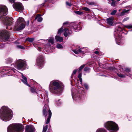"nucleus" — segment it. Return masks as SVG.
Wrapping results in <instances>:
<instances>
[{
	"mask_svg": "<svg viewBox=\"0 0 132 132\" xmlns=\"http://www.w3.org/2000/svg\"><path fill=\"white\" fill-rule=\"evenodd\" d=\"M1 119L3 121H7L10 120L12 117L11 110L5 106H3L1 109Z\"/></svg>",
	"mask_w": 132,
	"mask_h": 132,
	"instance_id": "1",
	"label": "nucleus"
},
{
	"mask_svg": "<svg viewBox=\"0 0 132 132\" xmlns=\"http://www.w3.org/2000/svg\"><path fill=\"white\" fill-rule=\"evenodd\" d=\"M52 85H50L49 88L50 92L54 94H58L62 91L63 88L61 86L59 82L57 80H54L52 81Z\"/></svg>",
	"mask_w": 132,
	"mask_h": 132,
	"instance_id": "2",
	"label": "nucleus"
},
{
	"mask_svg": "<svg viewBox=\"0 0 132 132\" xmlns=\"http://www.w3.org/2000/svg\"><path fill=\"white\" fill-rule=\"evenodd\" d=\"M23 128V126L21 125L12 124L8 127L7 131V132H22Z\"/></svg>",
	"mask_w": 132,
	"mask_h": 132,
	"instance_id": "3",
	"label": "nucleus"
},
{
	"mask_svg": "<svg viewBox=\"0 0 132 132\" xmlns=\"http://www.w3.org/2000/svg\"><path fill=\"white\" fill-rule=\"evenodd\" d=\"M25 22L23 18L19 17L17 19L15 26V29L19 31L23 29L25 27Z\"/></svg>",
	"mask_w": 132,
	"mask_h": 132,
	"instance_id": "4",
	"label": "nucleus"
},
{
	"mask_svg": "<svg viewBox=\"0 0 132 132\" xmlns=\"http://www.w3.org/2000/svg\"><path fill=\"white\" fill-rule=\"evenodd\" d=\"M104 127L109 130L117 131L118 130V125L112 121H108L104 124Z\"/></svg>",
	"mask_w": 132,
	"mask_h": 132,
	"instance_id": "5",
	"label": "nucleus"
},
{
	"mask_svg": "<svg viewBox=\"0 0 132 132\" xmlns=\"http://www.w3.org/2000/svg\"><path fill=\"white\" fill-rule=\"evenodd\" d=\"M25 64V61L22 60H19L16 61V67L18 69L22 70Z\"/></svg>",
	"mask_w": 132,
	"mask_h": 132,
	"instance_id": "6",
	"label": "nucleus"
},
{
	"mask_svg": "<svg viewBox=\"0 0 132 132\" xmlns=\"http://www.w3.org/2000/svg\"><path fill=\"white\" fill-rule=\"evenodd\" d=\"M10 36L9 32L6 30L3 31L1 34V38L3 41H7Z\"/></svg>",
	"mask_w": 132,
	"mask_h": 132,
	"instance_id": "7",
	"label": "nucleus"
},
{
	"mask_svg": "<svg viewBox=\"0 0 132 132\" xmlns=\"http://www.w3.org/2000/svg\"><path fill=\"white\" fill-rule=\"evenodd\" d=\"M8 13L7 9L4 5H0V16L5 15Z\"/></svg>",
	"mask_w": 132,
	"mask_h": 132,
	"instance_id": "8",
	"label": "nucleus"
},
{
	"mask_svg": "<svg viewBox=\"0 0 132 132\" xmlns=\"http://www.w3.org/2000/svg\"><path fill=\"white\" fill-rule=\"evenodd\" d=\"M13 8L16 11L20 12L23 10V7L22 4L20 3L17 2L13 4Z\"/></svg>",
	"mask_w": 132,
	"mask_h": 132,
	"instance_id": "9",
	"label": "nucleus"
},
{
	"mask_svg": "<svg viewBox=\"0 0 132 132\" xmlns=\"http://www.w3.org/2000/svg\"><path fill=\"white\" fill-rule=\"evenodd\" d=\"M3 22L5 24L8 26H10L12 24L13 19L11 17H4V18Z\"/></svg>",
	"mask_w": 132,
	"mask_h": 132,
	"instance_id": "10",
	"label": "nucleus"
},
{
	"mask_svg": "<svg viewBox=\"0 0 132 132\" xmlns=\"http://www.w3.org/2000/svg\"><path fill=\"white\" fill-rule=\"evenodd\" d=\"M44 61L43 57L41 56H38L37 60V64L39 67H41L43 64Z\"/></svg>",
	"mask_w": 132,
	"mask_h": 132,
	"instance_id": "11",
	"label": "nucleus"
},
{
	"mask_svg": "<svg viewBox=\"0 0 132 132\" xmlns=\"http://www.w3.org/2000/svg\"><path fill=\"white\" fill-rule=\"evenodd\" d=\"M34 128L32 125H29L26 126L25 132H34Z\"/></svg>",
	"mask_w": 132,
	"mask_h": 132,
	"instance_id": "12",
	"label": "nucleus"
},
{
	"mask_svg": "<svg viewBox=\"0 0 132 132\" xmlns=\"http://www.w3.org/2000/svg\"><path fill=\"white\" fill-rule=\"evenodd\" d=\"M64 32V35L65 37H67L68 35L71 34L72 32L71 31H69V30L67 29H65L63 30Z\"/></svg>",
	"mask_w": 132,
	"mask_h": 132,
	"instance_id": "13",
	"label": "nucleus"
},
{
	"mask_svg": "<svg viewBox=\"0 0 132 132\" xmlns=\"http://www.w3.org/2000/svg\"><path fill=\"white\" fill-rule=\"evenodd\" d=\"M113 18L112 17L107 18L106 19L107 23L110 25H112L113 23Z\"/></svg>",
	"mask_w": 132,
	"mask_h": 132,
	"instance_id": "14",
	"label": "nucleus"
},
{
	"mask_svg": "<svg viewBox=\"0 0 132 132\" xmlns=\"http://www.w3.org/2000/svg\"><path fill=\"white\" fill-rule=\"evenodd\" d=\"M22 77V79L21 80L22 81L23 83L28 86H29V85L27 83V79L25 76H24L23 74L21 73Z\"/></svg>",
	"mask_w": 132,
	"mask_h": 132,
	"instance_id": "15",
	"label": "nucleus"
},
{
	"mask_svg": "<svg viewBox=\"0 0 132 132\" xmlns=\"http://www.w3.org/2000/svg\"><path fill=\"white\" fill-rule=\"evenodd\" d=\"M48 112L49 116L46 122V123L47 124L49 122L50 119L52 115V112L50 110H48Z\"/></svg>",
	"mask_w": 132,
	"mask_h": 132,
	"instance_id": "16",
	"label": "nucleus"
},
{
	"mask_svg": "<svg viewBox=\"0 0 132 132\" xmlns=\"http://www.w3.org/2000/svg\"><path fill=\"white\" fill-rule=\"evenodd\" d=\"M72 97L73 98L76 100H77V99L79 100L81 98L80 95H79V97L78 96V94H76L75 95H74L73 96V93H72Z\"/></svg>",
	"mask_w": 132,
	"mask_h": 132,
	"instance_id": "17",
	"label": "nucleus"
},
{
	"mask_svg": "<svg viewBox=\"0 0 132 132\" xmlns=\"http://www.w3.org/2000/svg\"><path fill=\"white\" fill-rule=\"evenodd\" d=\"M129 10H126V9L124 10L123 11L121 12V13L118 14V15L119 16H123L125 14V13H127L129 11Z\"/></svg>",
	"mask_w": 132,
	"mask_h": 132,
	"instance_id": "18",
	"label": "nucleus"
},
{
	"mask_svg": "<svg viewBox=\"0 0 132 132\" xmlns=\"http://www.w3.org/2000/svg\"><path fill=\"white\" fill-rule=\"evenodd\" d=\"M55 38L57 41L62 42L63 40V38L62 37L57 36H55Z\"/></svg>",
	"mask_w": 132,
	"mask_h": 132,
	"instance_id": "19",
	"label": "nucleus"
},
{
	"mask_svg": "<svg viewBox=\"0 0 132 132\" xmlns=\"http://www.w3.org/2000/svg\"><path fill=\"white\" fill-rule=\"evenodd\" d=\"M48 42L49 43H51L53 44L54 43V38L52 37H50L48 39H47Z\"/></svg>",
	"mask_w": 132,
	"mask_h": 132,
	"instance_id": "20",
	"label": "nucleus"
},
{
	"mask_svg": "<svg viewBox=\"0 0 132 132\" xmlns=\"http://www.w3.org/2000/svg\"><path fill=\"white\" fill-rule=\"evenodd\" d=\"M73 52L76 54H78L79 53H81L82 52L81 51V49L79 47V49L78 50V51L77 50H74L73 51Z\"/></svg>",
	"mask_w": 132,
	"mask_h": 132,
	"instance_id": "21",
	"label": "nucleus"
},
{
	"mask_svg": "<svg viewBox=\"0 0 132 132\" xmlns=\"http://www.w3.org/2000/svg\"><path fill=\"white\" fill-rule=\"evenodd\" d=\"M96 132H106V130L104 129L100 128L98 129Z\"/></svg>",
	"mask_w": 132,
	"mask_h": 132,
	"instance_id": "22",
	"label": "nucleus"
},
{
	"mask_svg": "<svg viewBox=\"0 0 132 132\" xmlns=\"http://www.w3.org/2000/svg\"><path fill=\"white\" fill-rule=\"evenodd\" d=\"M37 19V21L39 22L42 21L43 20V18L40 16H37L36 18L35 19Z\"/></svg>",
	"mask_w": 132,
	"mask_h": 132,
	"instance_id": "23",
	"label": "nucleus"
},
{
	"mask_svg": "<svg viewBox=\"0 0 132 132\" xmlns=\"http://www.w3.org/2000/svg\"><path fill=\"white\" fill-rule=\"evenodd\" d=\"M47 125H46L45 126H44L43 128V132H46L47 130Z\"/></svg>",
	"mask_w": 132,
	"mask_h": 132,
	"instance_id": "24",
	"label": "nucleus"
},
{
	"mask_svg": "<svg viewBox=\"0 0 132 132\" xmlns=\"http://www.w3.org/2000/svg\"><path fill=\"white\" fill-rule=\"evenodd\" d=\"M75 12L78 15H82L84 14L83 12L78 11H75Z\"/></svg>",
	"mask_w": 132,
	"mask_h": 132,
	"instance_id": "25",
	"label": "nucleus"
},
{
	"mask_svg": "<svg viewBox=\"0 0 132 132\" xmlns=\"http://www.w3.org/2000/svg\"><path fill=\"white\" fill-rule=\"evenodd\" d=\"M26 40L29 42H32L34 40V38H27Z\"/></svg>",
	"mask_w": 132,
	"mask_h": 132,
	"instance_id": "26",
	"label": "nucleus"
},
{
	"mask_svg": "<svg viewBox=\"0 0 132 132\" xmlns=\"http://www.w3.org/2000/svg\"><path fill=\"white\" fill-rule=\"evenodd\" d=\"M82 9V10H85L86 11H90V10L89 9L86 7H83Z\"/></svg>",
	"mask_w": 132,
	"mask_h": 132,
	"instance_id": "27",
	"label": "nucleus"
},
{
	"mask_svg": "<svg viewBox=\"0 0 132 132\" xmlns=\"http://www.w3.org/2000/svg\"><path fill=\"white\" fill-rule=\"evenodd\" d=\"M30 91L32 93H34L36 92V89L35 88H31L30 89Z\"/></svg>",
	"mask_w": 132,
	"mask_h": 132,
	"instance_id": "28",
	"label": "nucleus"
},
{
	"mask_svg": "<svg viewBox=\"0 0 132 132\" xmlns=\"http://www.w3.org/2000/svg\"><path fill=\"white\" fill-rule=\"evenodd\" d=\"M117 75L118 76L120 77L121 78H124L125 77V76L124 75H123L122 74H121V73L120 74H117Z\"/></svg>",
	"mask_w": 132,
	"mask_h": 132,
	"instance_id": "29",
	"label": "nucleus"
},
{
	"mask_svg": "<svg viewBox=\"0 0 132 132\" xmlns=\"http://www.w3.org/2000/svg\"><path fill=\"white\" fill-rule=\"evenodd\" d=\"M43 114L44 116H46L47 115V113L46 112V108H44L43 110Z\"/></svg>",
	"mask_w": 132,
	"mask_h": 132,
	"instance_id": "30",
	"label": "nucleus"
},
{
	"mask_svg": "<svg viewBox=\"0 0 132 132\" xmlns=\"http://www.w3.org/2000/svg\"><path fill=\"white\" fill-rule=\"evenodd\" d=\"M12 59L11 58H8L6 60L7 63H11L12 62Z\"/></svg>",
	"mask_w": 132,
	"mask_h": 132,
	"instance_id": "31",
	"label": "nucleus"
},
{
	"mask_svg": "<svg viewBox=\"0 0 132 132\" xmlns=\"http://www.w3.org/2000/svg\"><path fill=\"white\" fill-rule=\"evenodd\" d=\"M56 47L58 48H63V47L60 44H58L56 45Z\"/></svg>",
	"mask_w": 132,
	"mask_h": 132,
	"instance_id": "32",
	"label": "nucleus"
},
{
	"mask_svg": "<svg viewBox=\"0 0 132 132\" xmlns=\"http://www.w3.org/2000/svg\"><path fill=\"white\" fill-rule=\"evenodd\" d=\"M84 65H82L79 68V72H80L81 70L84 67Z\"/></svg>",
	"mask_w": 132,
	"mask_h": 132,
	"instance_id": "33",
	"label": "nucleus"
},
{
	"mask_svg": "<svg viewBox=\"0 0 132 132\" xmlns=\"http://www.w3.org/2000/svg\"><path fill=\"white\" fill-rule=\"evenodd\" d=\"M116 1H113L111 3V5L113 6H114L116 5Z\"/></svg>",
	"mask_w": 132,
	"mask_h": 132,
	"instance_id": "34",
	"label": "nucleus"
},
{
	"mask_svg": "<svg viewBox=\"0 0 132 132\" xmlns=\"http://www.w3.org/2000/svg\"><path fill=\"white\" fill-rule=\"evenodd\" d=\"M125 27L128 29L132 28V25H131L125 26Z\"/></svg>",
	"mask_w": 132,
	"mask_h": 132,
	"instance_id": "35",
	"label": "nucleus"
},
{
	"mask_svg": "<svg viewBox=\"0 0 132 132\" xmlns=\"http://www.w3.org/2000/svg\"><path fill=\"white\" fill-rule=\"evenodd\" d=\"M17 47L19 48H20L21 49H24V47L23 46H21V45H18L17 46Z\"/></svg>",
	"mask_w": 132,
	"mask_h": 132,
	"instance_id": "36",
	"label": "nucleus"
},
{
	"mask_svg": "<svg viewBox=\"0 0 132 132\" xmlns=\"http://www.w3.org/2000/svg\"><path fill=\"white\" fill-rule=\"evenodd\" d=\"M117 12L116 10H114L112 12L111 14L112 15H114Z\"/></svg>",
	"mask_w": 132,
	"mask_h": 132,
	"instance_id": "37",
	"label": "nucleus"
},
{
	"mask_svg": "<svg viewBox=\"0 0 132 132\" xmlns=\"http://www.w3.org/2000/svg\"><path fill=\"white\" fill-rule=\"evenodd\" d=\"M63 29V28L61 27L58 31L57 33L59 34L62 32V30Z\"/></svg>",
	"mask_w": 132,
	"mask_h": 132,
	"instance_id": "38",
	"label": "nucleus"
},
{
	"mask_svg": "<svg viewBox=\"0 0 132 132\" xmlns=\"http://www.w3.org/2000/svg\"><path fill=\"white\" fill-rule=\"evenodd\" d=\"M129 19V17H127L125 18L123 20V22H124L128 20Z\"/></svg>",
	"mask_w": 132,
	"mask_h": 132,
	"instance_id": "39",
	"label": "nucleus"
},
{
	"mask_svg": "<svg viewBox=\"0 0 132 132\" xmlns=\"http://www.w3.org/2000/svg\"><path fill=\"white\" fill-rule=\"evenodd\" d=\"M12 70V71H13L15 73L17 71L15 69H14V68H13L12 69H11V68H10V69L9 70Z\"/></svg>",
	"mask_w": 132,
	"mask_h": 132,
	"instance_id": "40",
	"label": "nucleus"
},
{
	"mask_svg": "<svg viewBox=\"0 0 132 132\" xmlns=\"http://www.w3.org/2000/svg\"><path fill=\"white\" fill-rule=\"evenodd\" d=\"M84 70L85 71H87L89 70V69L87 67H85L84 68Z\"/></svg>",
	"mask_w": 132,
	"mask_h": 132,
	"instance_id": "41",
	"label": "nucleus"
},
{
	"mask_svg": "<svg viewBox=\"0 0 132 132\" xmlns=\"http://www.w3.org/2000/svg\"><path fill=\"white\" fill-rule=\"evenodd\" d=\"M125 70L126 71H130V69L128 68H126L125 69Z\"/></svg>",
	"mask_w": 132,
	"mask_h": 132,
	"instance_id": "42",
	"label": "nucleus"
},
{
	"mask_svg": "<svg viewBox=\"0 0 132 132\" xmlns=\"http://www.w3.org/2000/svg\"><path fill=\"white\" fill-rule=\"evenodd\" d=\"M66 5L69 6H70L72 4L71 3H69L68 2H66Z\"/></svg>",
	"mask_w": 132,
	"mask_h": 132,
	"instance_id": "43",
	"label": "nucleus"
},
{
	"mask_svg": "<svg viewBox=\"0 0 132 132\" xmlns=\"http://www.w3.org/2000/svg\"><path fill=\"white\" fill-rule=\"evenodd\" d=\"M84 86L85 88L87 89L88 88V86L86 84H84Z\"/></svg>",
	"mask_w": 132,
	"mask_h": 132,
	"instance_id": "44",
	"label": "nucleus"
},
{
	"mask_svg": "<svg viewBox=\"0 0 132 132\" xmlns=\"http://www.w3.org/2000/svg\"><path fill=\"white\" fill-rule=\"evenodd\" d=\"M88 4L90 5H94V2H89L88 3Z\"/></svg>",
	"mask_w": 132,
	"mask_h": 132,
	"instance_id": "45",
	"label": "nucleus"
},
{
	"mask_svg": "<svg viewBox=\"0 0 132 132\" xmlns=\"http://www.w3.org/2000/svg\"><path fill=\"white\" fill-rule=\"evenodd\" d=\"M81 73H80L78 76V77L79 78H81Z\"/></svg>",
	"mask_w": 132,
	"mask_h": 132,
	"instance_id": "46",
	"label": "nucleus"
},
{
	"mask_svg": "<svg viewBox=\"0 0 132 132\" xmlns=\"http://www.w3.org/2000/svg\"><path fill=\"white\" fill-rule=\"evenodd\" d=\"M76 71L77 70H74L73 72L72 75H73L75 74L76 73Z\"/></svg>",
	"mask_w": 132,
	"mask_h": 132,
	"instance_id": "47",
	"label": "nucleus"
},
{
	"mask_svg": "<svg viewBox=\"0 0 132 132\" xmlns=\"http://www.w3.org/2000/svg\"><path fill=\"white\" fill-rule=\"evenodd\" d=\"M9 1L11 3H13L14 2L15 0H9Z\"/></svg>",
	"mask_w": 132,
	"mask_h": 132,
	"instance_id": "48",
	"label": "nucleus"
},
{
	"mask_svg": "<svg viewBox=\"0 0 132 132\" xmlns=\"http://www.w3.org/2000/svg\"><path fill=\"white\" fill-rule=\"evenodd\" d=\"M46 47L47 48V46L48 47L50 46V44L48 43V44H46Z\"/></svg>",
	"mask_w": 132,
	"mask_h": 132,
	"instance_id": "49",
	"label": "nucleus"
},
{
	"mask_svg": "<svg viewBox=\"0 0 132 132\" xmlns=\"http://www.w3.org/2000/svg\"><path fill=\"white\" fill-rule=\"evenodd\" d=\"M99 52L98 51H96L94 52V53L96 54H98L99 53Z\"/></svg>",
	"mask_w": 132,
	"mask_h": 132,
	"instance_id": "50",
	"label": "nucleus"
},
{
	"mask_svg": "<svg viewBox=\"0 0 132 132\" xmlns=\"http://www.w3.org/2000/svg\"><path fill=\"white\" fill-rule=\"evenodd\" d=\"M68 22H64L63 24V26H64L66 24H68Z\"/></svg>",
	"mask_w": 132,
	"mask_h": 132,
	"instance_id": "51",
	"label": "nucleus"
},
{
	"mask_svg": "<svg viewBox=\"0 0 132 132\" xmlns=\"http://www.w3.org/2000/svg\"><path fill=\"white\" fill-rule=\"evenodd\" d=\"M79 81L81 83L82 82V78H79Z\"/></svg>",
	"mask_w": 132,
	"mask_h": 132,
	"instance_id": "52",
	"label": "nucleus"
},
{
	"mask_svg": "<svg viewBox=\"0 0 132 132\" xmlns=\"http://www.w3.org/2000/svg\"><path fill=\"white\" fill-rule=\"evenodd\" d=\"M29 21H28L27 22V23L26 24L27 25H29Z\"/></svg>",
	"mask_w": 132,
	"mask_h": 132,
	"instance_id": "53",
	"label": "nucleus"
},
{
	"mask_svg": "<svg viewBox=\"0 0 132 132\" xmlns=\"http://www.w3.org/2000/svg\"><path fill=\"white\" fill-rule=\"evenodd\" d=\"M33 45H34V46L35 47H36V44H36L35 43H33Z\"/></svg>",
	"mask_w": 132,
	"mask_h": 132,
	"instance_id": "54",
	"label": "nucleus"
},
{
	"mask_svg": "<svg viewBox=\"0 0 132 132\" xmlns=\"http://www.w3.org/2000/svg\"><path fill=\"white\" fill-rule=\"evenodd\" d=\"M44 4L43 3V4H42L41 5L42 6H44Z\"/></svg>",
	"mask_w": 132,
	"mask_h": 132,
	"instance_id": "55",
	"label": "nucleus"
},
{
	"mask_svg": "<svg viewBox=\"0 0 132 132\" xmlns=\"http://www.w3.org/2000/svg\"><path fill=\"white\" fill-rule=\"evenodd\" d=\"M38 50L39 51H40V49H41V48L40 47H38Z\"/></svg>",
	"mask_w": 132,
	"mask_h": 132,
	"instance_id": "56",
	"label": "nucleus"
},
{
	"mask_svg": "<svg viewBox=\"0 0 132 132\" xmlns=\"http://www.w3.org/2000/svg\"><path fill=\"white\" fill-rule=\"evenodd\" d=\"M46 100L47 101H48V99L47 98H46Z\"/></svg>",
	"mask_w": 132,
	"mask_h": 132,
	"instance_id": "57",
	"label": "nucleus"
},
{
	"mask_svg": "<svg viewBox=\"0 0 132 132\" xmlns=\"http://www.w3.org/2000/svg\"><path fill=\"white\" fill-rule=\"evenodd\" d=\"M130 77L131 78H132V75H131L130 76Z\"/></svg>",
	"mask_w": 132,
	"mask_h": 132,
	"instance_id": "58",
	"label": "nucleus"
},
{
	"mask_svg": "<svg viewBox=\"0 0 132 132\" xmlns=\"http://www.w3.org/2000/svg\"><path fill=\"white\" fill-rule=\"evenodd\" d=\"M121 9H119V11H121Z\"/></svg>",
	"mask_w": 132,
	"mask_h": 132,
	"instance_id": "59",
	"label": "nucleus"
},
{
	"mask_svg": "<svg viewBox=\"0 0 132 132\" xmlns=\"http://www.w3.org/2000/svg\"><path fill=\"white\" fill-rule=\"evenodd\" d=\"M114 0H111V1H112V2H113V1H114Z\"/></svg>",
	"mask_w": 132,
	"mask_h": 132,
	"instance_id": "60",
	"label": "nucleus"
},
{
	"mask_svg": "<svg viewBox=\"0 0 132 132\" xmlns=\"http://www.w3.org/2000/svg\"><path fill=\"white\" fill-rule=\"evenodd\" d=\"M57 104L58 105H60L59 104H58V103H57Z\"/></svg>",
	"mask_w": 132,
	"mask_h": 132,
	"instance_id": "61",
	"label": "nucleus"
},
{
	"mask_svg": "<svg viewBox=\"0 0 132 132\" xmlns=\"http://www.w3.org/2000/svg\"><path fill=\"white\" fill-rule=\"evenodd\" d=\"M120 0H117L118 1H119Z\"/></svg>",
	"mask_w": 132,
	"mask_h": 132,
	"instance_id": "62",
	"label": "nucleus"
},
{
	"mask_svg": "<svg viewBox=\"0 0 132 132\" xmlns=\"http://www.w3.org/2000/svg\"><path fill=\"white\" fill-rule=\"evenodd\" d=\"M7 28H8V27H6V28H7Z\"/></svg>",
	"mask_w": 132,
	"mask_h": 132,
	"instance_id": "63",
	"label": "nucleus"
},
{
	"mask_svg": "<svg viewBox=\"0 0 132 132\" xmlns=\"http://www.w3.org/2000/svg\"><path fill=\"white\" fill-rule=\"evenodd\" d=\"M44 98L45 99V97H44Z\"/></svg>",
	"mask_w": 132,
	"mask_h": 132,
	"instance_id": "64",
	"label": "nucleus"
}]
</instances>
